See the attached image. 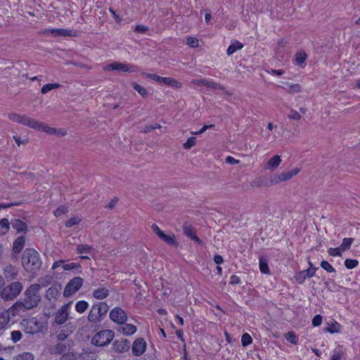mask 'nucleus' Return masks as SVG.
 Returning <instances> with one entry per match:
<instances>
[{"label":"nucleus","instance_id":"28","mask_svg":"<svg viewBox=\"0 0 360 360\" xmlns=\"http://www.w3.org/2000/svg\"><path fill=\"white\" fill-rule=\"evenodd\" d=\"M121 330L125 335H131L136 331V327L133 324H125L121 328Z\"/></svg>","mask_w":360,"mask_h":360},{"label":"nucleus","instance_id":"41","mask_svg":"<svg viewBox=\"0 0 360 360\" xmlns=\"http://www.w3.org/2000/svg\"><path fill=\"white\" fill-rule=\"evenodd\" d=\"M196 144V138L194 136L189 137L183 144L184 149H190Z\"/></svg>","mask_w":360,"mask_h":360},{"label":"nucleus","instance_id":"15","mask_svg":"<svg viewBox=\"0 0 360 360\" xmlns=\"http://www.w3.org/2000/svg\"><path fill=\"white\" fill-rule=\"evenodd\" d=\"M146 349V342L143 338L136 339L132 344V353L139 356L143 354Z\"/></svg>","mask_w":360,"mask_h":360},{"label":"nucleus","instance_id":"30","mask_svg":"<svg viewBox=\"0 0 360 360\" xmlns=\"http://www.w3.org/2000/svg\"><path fill=\"white\" fill-rule=\"evenodd\" d=\"M39 124L40 126H39L38 128H35L36 130L46 132L49 134H55L56 133V129L55 128L50 127L47 124H45L39 121Z\"/></svg>","mask_w":360,"mask_h":360},{"label":"nucleus","instance_id":"26","mask_svg":"<svg viewBox=\"0 0 360 360\" xmlns=\"http://www.w3.org/2000/svg\"><path fill=\"white\" fill-rule=\"evenodd\" d=\"M345 351L342 346L338 345L333 351L331 360H342Z\"/></svg>","mask_w":360,"mask_h":360},{"label":"nucleus","instance_id":"59","mask_svg":"<svg viewBox=\"0 0 360 360\" xmlns=\"http://www.w3.org/2000/svg\"><path fill=\"white\" fill-rule=\"evenodd\" d=\"M148 30V27L145 25H136L134 29L135 32H136L138 33H141V34H143Z\"/></svg>","mask_w":360,"mask_h":360},{"label":"nucleus","instance_id":"18","mask_svg":"<svg viewBox=\"0 0 360 360\" xmlns=\"http://www.w3.org/2000/svg\"><path fill=\"white\" fill-rule=\"evenodd\" d=\"M11 316L12 317V313L10 312V308L0 313V333H2L6 328Z\"/></svg>","mask_w":360,"mask_h":360},{"label":"nucleus","instance_id":"24","mask_svg":"<svg viewBox=\"0 0 360 360\" xmlns=\"http://www.w3.org/2000/svg\"><path fill=\"white\" fill-rule=\"evenodd\" d=\"M162 84H166L167 86L176 88V89H180L182 87V83L177 81L176 79L172 78V77H163V80L162 82Z\"/></svg>","mask_w":360,"mask_h":360},{"label":"nucleus","instance_id":"54","mask_svg":"<svg viewBox=\"0 0 360 360\" xmlns=\"http://www.w3.org/2000/svg\"><path fill=\"white\" fill-rule=\"evenodd\" d=\"M81 222V218L79 217H74L70 219H69L66 223L65 225H77Z\"/></svg>","mask_w":360,"mask_h":360},{"label":"nucleus","instance_id":"25","mask_svg":"<svg viewBox=\"0 0 360 360\" xmlns=\"http://www.w3.org/2000/svg\"><path fill=\"white\" fill-rule=\"evenodd\" d=\"M281 162V156L274 155L267 162V168L270 170H274L279 166Z\"/></svg>","mask_w":360,"mask_h":360},{"label":"nucleus","instance_id":"40","mask_svg":"<svg viewBox=\"0 0 360 360\" xmlns=\"http://www.w3.org/2000/svg\"><path fill=\"white\" fill-rule=\"evenodd\" d=\"M359 264V262L353 259H347L345 261V266L348 269H352L356 267Z\"/></svg>","mask_w":360,"mask_h":360},{"label":"nucleus","instance_id":"43","mask_svg":"<svg viewBox=\"0 0 360 360\" xmlns=\"http://www.w3.org/2000/svg\"><path fill=\"white\" fill-rule=\"evenodd\" d=\"M66 347L63 343H58L56 347L51 349V352L54 354H61L65 352Z\"/></svg>","mask_w":360,"mask_h":360},{"label":"nucleus","instance_id":"22","mask_svg":"<svg viewBox=\"0 0 360 360\" xmlns=\"http://www.w3.org/2000/svg\"><path fill=\"white\" fill-rule=\"evenodd\" d=\"M243 48V44L238 40L231 41V44L228 47L226 50V53L228 56H231L238 50H240Z\"/></svg>","mask_w":360,"mask_h":360},{"label":"nucleus","instance_id":"63","mask_svg":"<svg viewBox=\"0 0 360 360\" xmlns=\"http://www.w3.org/2000/svg\"><path fill=\"white\" fill-rule=\"evenodd\" d=\"M214 262L217 264H222L223 262H224V259L222 258V257L219 255H215L214 257Z\"/></svg>","mask_w":360,"mask_h":360},{"label":"nucleus","instance_id":"6","mask_svg":"<svg viewBox=\"0 0 360 360\" xmlns=\"http://www.w3.org/2000/svg\"><path fill=\"white\" fill-rule=\"evenodd\" d=\"M8 117L10 120L14 122L21 124L34 129H35V128H38L39 126H40L37 120L28 117L26 115L9 113Z\"/></svg>","mask_w":360,"mask_h":360},{"label":"nucleus","instance_id":"50","mask_svg":"<svg viewBox=\"0 0 360 360\" xmlns=\"http://www.w3.org/2000/svg\"><path fill=\"white\" fill-rule=\"evenodd\" d=\"M80 267L81 266L79 264L75 262L68 263L63 265V268L64 270H72L75 269H79Z\"/></svg>","mask_w":360,"mask_h":360},{"label":"nucleus","instance_id":"62","mask_svg":"<svg viewBox=\"0 0 360 360\" xmlns=\"http://www.w3.org/2000/svg\"><path fill=\"white\" fill-rule=\"evenodd\" d=\"M13 139L18 146H20L21 144H25L27 142V139L21 140L20 138L18 136H13Z\"/></svg>","mask_w":360,"mask_h":360},{"label":"nucleus","instance_id":"48","mask_svg":"<svg viewBox=\"0 0 360 360\" xmlns=\"http://www.w3.org/2000/svg\"><path fill=\"white\" fill-rule=\"evenodd\" d=\"M321 266L326 270L327 272L333 273L335 272V269L327 262V261H322L321 262Z\"/></svg>","mask_w":360,"mask_h":360},{"label":"nucleus","instance_id":"34","mask_svg":"<svg viewBox=\"0 0 360 360\" xmlns=\"http://www.w3.org/2000/svg\"><path fill=\"white\" fill-rule=\"evenodd\" d=\"M60 86V85L58 83L46 84L42 86L41 92V94H45L53 89L59 88Z\"/></svg>","mask_w":360,"mask_h":360},{"label":"nucleus","instance_id":"38","mask_svg":"<svg viewBox=\"0 0 360 360\" xmlns=\"http://www.w3.org/2000/svg\"><path fill=\"white\" fill-rule=\"evenodd\" d=\"M352 242H353V238H345L342 240V244L340 245V248L342 250H346L351 247Z\"/></svg>","mask_w":360,"mask_h":360},{"label":"nucleus","instance_id":"42","mask_svg":"<svg viewBox=\"0 0 360 360\" xmlns=\"http://www.w3.org/2000/svg\"><path fill=\"white\" fill-rule=\"evenodd\" d=\"M252 342V338L248 333H244L241 338V343L243 347H246Z\"/></svg>","mask_w":360,"mask_h":360},{"label":"nucleus","instance_id":"27","mask_svg":"<svg viewBox=\"0 0 360 360\" xmlns=\"http://www.w3.org/2000/svg\"><path fill=\"white\" fill-rule=\"evenodd\" d=\"M259 270H260L261 273H262L264 274H270V270H269V265H268V261L265 257H261L259 258Z\"/></svg>","mask_w":360,"mask_h":360},{"label":"nucleus","instance_id":"51","mask_svg":"<svg viewBox=\"0 0 360 360\" xmlns=\"http://www.w3.org/2000/svg\"><path fill=\"white\" fill-rule=\"evenodd\" d=\"M118 201V198L114 197L107 205H105V207L108 210H113L115 207Z\"/></svg>","mask_w":360,"mask_h":360},{"label":"nucleus","instance_id":"46","mask_svg":"<svg viewBox=\"0 0 360 360\" xmlns=\"http://www.w3.org/2000/svg\"><path fill=\"white\" fill-rule=\"evenodd\" d=\"M186 44L192 48H195L199 46V41L198 39L192 37H189L186 39Z\"/></svg>","mask_w":360,"mask_h":360},{"label":"nucleus","instance_id":"60","mask_svg":"<svg viewBox=\"0 0 360 360\" xmlns=\"http://www.w3.org/2000/svg\"><path fill=\"white\" fill-rule=\"evenodd\" d=\"M226 162L229 165H236L240 162L238 160L235 159L234 158L231 156H227L226 158Z\"/></svg>","mask_w":360,"mask_h":360},{"label":"nucleus","instance_id":"4","mask_svg":"<svg viewBox=\"0 0 360 360\" xmlns=\"http://www.w3.org/2000/svg\"><path fill=\"white\" fill-rule=\"evenodd\" d=\"M21 326L25 333L34 335L42 331L44 327V322L41 319L32 317L22 320Z\"/></svg>","mask_w":360,"mask_h":360},{"label":"nucleus","instance_id":"52","mask_svg":"<svg viewBox=\"0 0 360 360\" xmlns=\"http://www.w3.org/2000/svg\"><path fill=\"white\" fill-rule=\"evenodd\" d=\"M317 267L308 268L307 269L303 270L307 278H311L315 276Z\"/></svg>","mask_w":360,"mask_h":360},{"label":"nucleus","instance_id":"14","mask_svg":"<svg viewBox=\"0 0 360 360\" xmlns=\"http://www.w3.org/2000/svg\"><path fill=\"white\" fill-rule=\"evenodd\" d=\"M77 252L80 255V259H90V257H94V248L86 244H80L77 247Z\"/></svg>","mask_w":360,"mask_h":360},{"label":"nucleus","instance_id":"17","mask_svg":"<svg viewBox=\"0 0 360 360\" xmlns=\"http://www.w3.org/2000/svg\"><path fill=\"white\" fill-rule=\"evenodd\" d=\"M62 289L60 284L56 283L48 288L46 292V298L49 301L56 300L59 296V292Z\"/></svg>","mask_w":360,"mask_h":360},{"label":"nucleus","instance_id":"37","mask_svg":"<svg viewBox=\"0 0 360 360\" xmlns=\"http://www.w3.org/2000/svg\"><path fill=\"white\" fill-rule=\"evenodd\" d=\"M142 75H143L146 78H149L150 79H153L155 82H157L159 84H162V82L163 80V77L159 76L156 74H152V73H142Z\"/></svg>","mask_w":360,"mask_h":360},{"label":"nucleus","instance_id":"31","mask_svg":"<svg viewBox=\"0 0 360 360\" xmlns=\"http://www.w3.org/2000/svg\"><path fill=\"white\" fill-rule=\"evenodd\" d=\"M89 303L86 301L81 300L76 303L75 304V310L79 313H84L88 308Z\"/></svg>","mask_w":360,"mask_h":360},{"label":"nucleus","instance_id":"3","mask_svg":"<svg viewBox=\"0 0 360 360\" xmlns=\"http://www.w3.org/2000/svg\"><path fill=\"white\" fill-rule=\"evenodd\" d=\"M108 305L105 302H98L91 306L88 315V321L92 323L101 322L108 311Z\"/></svg>","mask_w":360,"mask_h":360},{"label":"nucleus","instance_id":"29","mask_svg":"<svg viewBox=\"0 0 360 360\" xmlns=\"http://www.w3.org/2000/svg\"><path fill=\"white\" fill-rule=\"evenodd\" d=\"M184 233L189 237L191 239L195 240L199 244H201L202 241L200 239L196 236L195 233L191 228V226H185L184 228Z\"/></svg>","mask_w":360,"mask_h":360},{"label":"nucleus","instance_id":"36","mask_svg":"<svg viewBox=\"0 0 360 360\" xmlns=\"http://www.w3.org/2000/svg\"><path fill=\"white\" fill-rule=\"evenodd\" d=\"M285 339L293 345H297L298 343V338L295 333L292 331H289L285 335Z\"/></svg>","mask_w":360,"mask_h":360},{"label":"nucleus","instance_id":"11","mask_svg":"<svg viewBox=\"0 0 360 360\" xmlns=\"http://www.w3.org/2000/svg\"><path fill=\"white\" fill-rule=\"evenodd\" d=\"M300 172L298 167L294 168L290 171L283 172L280 174H275L271 180V184H278L282 181H288L297 175Z\"/></svg>","mask_w":360,"mask_h":360},{"label":"nucleus","instance_id":"13","mask_svg":"<svg viewBox=\"0 0 360 360\" xmlns=\"http://www.w3.org/2000/svg\"><path fill=\"white\" fill-rule=\"evenodd\" d=\"M71 302L64 304L57 311L55 321L58 324H63L69 317Z\"/></svg>","mask_w":360,"mask_h":360},{"label":"nucleus","instance_id":"61","mask_svg":"<svg viewBox=\"0 0 360 360\" xmlns=\"http://www.w3.org/2000/svg\"><path fill=\"white\" fill-rule=\"evenodd\" d=\"M240 283V279L238 276L232 275L230 278V283L232 285L239 284Z\"/></svg>","mask_w":360,"mask_h":360},{"label":"nucleus","instance_id":"7","mask_svg":"<svg viewBox=\"0 0 360 360\" xmlns=\"http://www.w3.org/2000/svg\"><path fill=\"white\" fill-rule=\"evenodd\" d=\"M114 338V332L110 330H104L96 333L92 338L94 345L102 347L109 344Z\"/></svg>","mask_w":360,"mask_h":360},{"label":"nucleus","instance_id":"56","mask_svg":"<svg viewBox=\"0 0 360 360\" xmlns=\"http://www.w3.org/2000/svg\"><path fill=\"white\" fill-rule=\"evenodd\" d=\"M288 118L290 120H299L301 118V115L296 110H291L288 115Z\"/></svg>","mask_w":360,"mask_h":360},{"label":"nucleus","instance_id":"9","mask_svg":"<svg viewBox=\"0 0 360 360\" xmlns=\"http://www.w3.org/2000/svg\"><path fill=\"white\" fill-rule=\"evenodd\" d=\"M105 70H117L124 72H137L139 70L138 66L133 64H124L119 62H115L108 65L105 68Z\"/></svg>","mask_w":360,"mask_h":360},{"label":"nucleus","instance_id":"39","mask_svg":"<svg viewBox=\"0 0 360 360\" xmlns=\"http://www.w3.org/2000/svg\"><path fill=\"white\" fill-rule=\"evenodd\" d=\"M297 63L301 65L304 63L307 58V53L304 51H298L295 55Z\"/></svg>","mask_w":360,"mask_h":360},{"label":"nucleus","instance_id":"23","mask_svg":"<svg viewBox=\"0 0 360 360\" xmlns=\"http://www.w3.org/2000/svg\"><path fill=\"white\" fill-rule=\"evenodd\" d=\"M109 295V290L105 287L96 289L93 292V297L97 300H103Z\"/></svg>","mask_w":360,"mask_h":360},{"label":"nucleus","instance_id":"58","mask_svg":"<svg viewBox=\"0 0 360 360\" xmlns=\"http://www.w3.org/2000/svg\"><path fill=\"white\" fill-rule=\"evenodd\" d=\"M322 316L319 314L316 315L312 319V325L315 327L319 326L322 323Z\"/></svg>","mask_w":360,"mask_h":360},{"label":"nucleus","instance_id":"20","mask_svg":"<svg viewBox=\"0 0 360 360\" xmlns=\"http://www.w3.org/2000/svg\"><path fill=\"white\" fill-rule=\"evenodd\" d=\"M114 348L119 352L127 351L130 347V342L127 340L116 341L113 344Z\"/></svg>","mask_w":360,"mask_h":360},{"label":"nucleus","instance_id":"10","mask_svg":"<svg viewBox=\"0 0 360 360\" xmlns=\"http://www.w3.org/2000/svg\"><path fill=\"white\" fill-rule=\"evenodd\" d=\"M154 232L158 237L169 246L176 248L178 242L176 240L175 236L172 232H165L162 231L159 226H154Z\"/></svg>","mask_w":360,"mask_h":360},{"label":"nucleus","instance_id":"64","mask_svg":"<svg viewBox=\"0 0 360 360\" xmlns=\"http://www.w3.org/2000/svg\"><path fill=\"white\" fill-rule=\"evenodd\" d=\"M290 89L293 92H300L301 91V86L297 84H292L290 86Z\"/></svg>","mask_w":360,"mask_h":360},{"label":"nucleus","instance_id":"1","mask_svg":"<svg viewBox=\"0 0 360 360\" xmlns=\"http://www.w3.org/2000/svg\"><path fill=\"white\" fill-rule=\"evenodd\" d=\"M41 288L39 284L34 283L25 290L23 297L10 307L12 317L31 310L39 304L41 302V295L39 292Z\"/></svg>","mask_w":360,"mask_h":360},{"label":"nucleus","instance_id":"45","mask_svg":"<svg viewBox=\"0 0 360 360\" xmlns=\"http://www.w3.org/2000/svg\"><path fill=\"white\" fill-rule=\"evenodd\" d=\"M22 338V333L20 330H13L11 333V339L13 342L20 341Z\"/></svg>","mask_w":360,"mask_h":360},{"label":"nucleus","instance_id":"2","mask_svg":"<svg viewBox=\"0 0 360 360\" xmlns=\"http://www.w3.org/2000/svg\"><path fill=\"white\" fill-rule=\"evenodd\" d=\"M39 253L32 248L26 249L22 257V265L27 272L34 273L41 266Z\"/></svg>","mask_w":360,"mask_h":360},{"label":"nucleus","instance_id":"55","mask_svg":"<svg viewBox=\"0 0 360 360\" xmlns=\"http://www.w3.org/2000/svg\"><path fill=\"white\" fill-rule=\"evenodd\" d=\"M207 82V79H193L191 81L192 84H195L198 86H206Z\"/></svg>","mask_w":360,"mask_h":360},{"label":"nucleus","instance_id":"49","mask_svg":"<svg viewBox=\"0 0 360 360\" xmlns=\"http://www.w3.org/2000/svg\"><path fill=\"white\" fill-rule=\"evenodd\" d=\"M68 212V207L64 205H61L54 211V215L56 217H60Z\"/></svg>","mask_w":360,"mask_h":360},{"label":"nucleus","instance_id":"5","mask_svg":"<svg viewBox=\"0 0 360 360\" xmlns=\"http://www.w3.org/2000/svg\"><path fill=\"white\" fill-rule=\"evenodd\" d=\"M23 285L19 281H14L4 286L3 291H1V298L6 301L13 300L16 298L22 292Z\"/></svg>","mask_w":360,"mask_h":360},{"label":"nucleus","instance_id":"53","mask_svg":"<svg viewBox=\"0 0 360 360\" xmlns=\"http://www.w3.org/2000/svg\"><path fill=\"white\" fill-rule=\"evenodd\" d=\"M214 124L204 125L199 131H192L191 134L193 135H200L204 133L207 129L214 128Z\"/></svg>","mask_w":360,"mask_h":360},{"label":"nucleus","instance_id":"32","mask_svg":"<svg viewBox=\"0 0 360 360\" xmlns=\"http://www.w3.org/2000/svg\"><path fill=\"white\" fill-rule=\"evenodd\" d=\"M250 185L252 187H262V186H269V183L262 177H259L253 180Z\"/></svg>","mask_w":360,"mask_h":360},{"label":"nucleus","instance_id":"8","mask_svg":"<svg viewBox=\"0 0 360 360\" xmlns=\"http://www.w3.org/2000/svg\"><path fill=\"white\" fill-rule=\"evenodd\" d=\"M84 280L79 276L71 279L64 289L63 296L65 297H68L77 292L82 286Z\"/></svg>","mask_w":360,"mask_h":360},{"label":"nucleus","instance_id":"35","mask_svg":"<svg viewBox=\"0 0 360 360\" xmlns=\"http://www.w3.org/2000/svg\"><path fill=\"white\" fill-rule=\"evenodd\" d=\"M132 86L133 89L136 90L143 98L148 96V91L143 86L139 85L137 83H133Z\"/></svg>","mask_w":360,"mask_h":360},{"label":"nucleus","instance_id":"16","mask_svg":"<svg viewBox=\"0 0 360 360\" xmlns=\"http://www.w3.org/2000/svg\"><path fill=\"white\" fill-rule=\"evenodd\" d=\"M18 273L19 269L12 264H8L4 268V276L7 281L15 279Z\"/></svg>","mask_w":360,"mask_h":360},{"label":"nucleus","instance_id":"47","mask_svg":"<svg viewBox=\"0 0 360 360\" xmlns=\"http://www.w3.org/2000/svg\"><path fill=\"white\" fill-rule=\"evenodd\" d=\"M206 87L210 88V89H219V90H223L224 89V87L221 84H218L217 82H214L213 81L208 80V79H207Z\"/></svg>","mask_w":360,"mask_h":360},{"label":"nucleus","instance_id":"12","mask_svg":"<svg viewBox=\"0 0 360 360\" xmlns=\"http://www.w3.org/2000/svg\"><path fill=\"white\" fill-rule=\"evenodd\" d=\"M110 319L118 324H124L127 321L126 312L120 307H115L110 311Z\"/></svg>","mask_w":360,"mask_h":360},{"label":"nucleus","instance_id":"21","mask_svg":"<svg viewBox=\"0 0 360 360\" xmlns=\"http://www.w3.org/2000/svg\"><path fill=\"white\" fill-rule=\"evenodd\" d=\"M25 243V240L23 236H20L17 238L13 242V254H18L24 248Z\"/></svg>","mask_w":360,"mask_h":360},{"label":"nucleus","instance_id":"57","mask_svg":"<svg viewBox=\"0 0 360 360\" xmlns=\"http://www.w3.org/2000/svg\"><path fill=\"white\" fill-rule=\"evenodd\" d=\"M340 248H329L328 249V254L331 256H333V257H339L341 255V252H340Z\"/></svg>","mask_w":360,"mask_h":360},{"label":"nucleus","instance_id":"44","mask_svg":"<svg viewBox=\"0 0 360 360\" xmlns=\"http://www.w3.org/2000/svg\"><path fill=\"white\" fill-rule=\"evenodd\" d=\"M295 278L297 283L302 284L305 281L307 277L304 272L303 271H300L295 274Z\"/></svg>","mask_w":360,"mask_h":360},{"label":"nucleus","instance_id":"19","mask_svg":"<svg viewBox=\"0 0 360 360\" xmlns=\"http://www.w3.org/2000/svg\"><path fill=\"white\" fill-rule=\"evenodd\" d=\"M51 33L54 36L60 37H76L77 31L73 30H65V29H53L51 30Z\"/></svg>","mask_w":360,"mask_h":360},{"label":"nucleus","instance_id":"33","mask_svg":"<svg viewBox=\"0 0 360 360\" xmlns=\"http://www.w3.org/2000/svg\"><path fill=\"white\" fill-rule=\"evenodd\" d=\"M34 357L32 353L25 352L15 356L13 360H34Z\"/></svg>","mask_w":360,"mask_h":360}]
</instances>
